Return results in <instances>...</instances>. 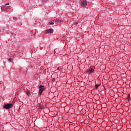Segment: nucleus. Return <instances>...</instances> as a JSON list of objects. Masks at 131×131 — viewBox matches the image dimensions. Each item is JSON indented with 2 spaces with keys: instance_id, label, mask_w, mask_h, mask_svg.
<instances>
[{
  "instance_id": "20e7f679",
  "label": "nucleus",
  "mask_w": 131,
  "mask_h": 131,
  "mask_svg": "<svg viewBox=\"0 0 131 131\" xmlns=\"http://www.w3.org/2000/svg\"><path fill=\"white\" fill-rule=\"evenodd\" d=\"M46 32H47V33H53V29H49L48 30H46Z\"/></svg>"
},
{
  "instance_id": "f03ea898",
  "label": "nucleus",
  "mask_w": 131,
  "mask_h": 131,
  "mask_svg": "<svg viewBox=\"0 0 131 131\" xmlns=\"http://www.w3.org/2000/svg\"><path fill=\"white\" fill-rule=\"evenodd\" d=\"M39 95H41V94H42V92H43V91H45V88L43 85H40L39 86Z\"/></svg>"
},
{
  "instance_id": "7ed1b4c3",
  "label": "nucleus",
  "mask_w": 131,
  "mask_h": 131,
  "mask_svg": "<svg viewBox=\"0 0 131 131\" xmlns=\"http://www.w3.org/2000/svg\"><path fill=\"white\" fill-rule=\"evenodd\" d=\"M82 7H85V6H86V5H88V2L85 1H83L82 3Z\"/></svg>"
},
{
  "instance_id": "1a4fd4ad",
  "label": "nucleus",
  "mask_w": 131,
  "mask_h": 131,
  "mask_svg": "<svg viewBox=\"0 0 131 131\" xmlns=\"http://www.w3.org/2000/svg\"><path fill=\"white\" fill-rule=\"evenodd\" d=\"M98 88H99V84H96L95 85V89H98Z\"/></svg>"
},
{
  "instance_id": "423d86ee",
  "label": "nucleus",
  "mask_w": 131,
  "mask_h": 131,
  "mask_svg": "<svg viewBox=\"0 0 131 131\" xmlns=\"http://www.w3.org/2000/svg\"><path fill=\"white\" fill-rule=\"evenodd\" d=\"M39 109H41V110H42L43 109V106H42V105L41 104H39V105L38 106Z\"/></svg>"
},
{
  "instance_id": "9b49d317",
  "label": "nucleus",
  "mask_w": 131,
  "mask_h": 131,
  "mask_svg": "<svg viewBox=\"0 0 131 131\" xmlns=\"http://www.w3.org/2000/svg\"><path fill=\"white\" fill-rule=\"evenodd\" d=\"M50 24H51V25H54V23L53 21H50Z\"/></svg>"
},
{
  "instance_id": "0eeeda50",
  "label": "nucleus",
  "mask_w": 131,
  "mask_h": 131,
  "mask_svg": "<svg viewBox=\"0 0 131 131\" xmlns=\"http://www.w3.org/2000/svg\"><path fill=\"white\" fill-rule=\"evenodd\" d=\"M55 22H56V23H60H60H62V21H61V20L58 19H56L55 20Z\"/></svg>"
},
{
  "instance_id": "6e6552de",
  "label": "nucleus",
  "mask_w": 131,
  "mask_h": 131,
  "mask_svg": "<svg viewBox=\"0 0 131 131\" xmlns=\"http://www.w3.org/2000/svg\"><path fill=\"white\" fill-rule=\"evenodd\" d=\"M26 93H27V95L28 96H29V95H30V91L29 90H27V91H26Z\"/></svg>"
},
{
  "instance_id": "f257e3e1",
  "label": "nucleus",
  "mask_w": 131,
  "mask_h": 131,
  "mask_svg": "<svg viewBox=\"0 0 131 131\" xmlns=\"http://www.w3.org/2000/svg\"><path fill=\"white\" fill-rule=\"evenodd\" d=\"M13 106L14 104L12 103H7L3 106V108L6 110H8L9 109H11V108H13Z\"/></svg>"
},
{
  "instance_id": "f8f14e48",
  "label": "nucleus",
  "mask_w": 131,
  "mask_h": 131,
  "mask_svg": "<svg viewBox=\"0 0 131 131\" xmlns=\"http://www.w3.org/2000/svg\"><path fill=\"white\" fill-rule=\"evenodd\" d=\"M8 60H9L10 62H12V61H13V60H12V58H9V59H8Z\"/></svg>"
},
{
  "instance_id": "39448f33",
  "label": "nucleus",
  "mask_w": 131,
  "mask_h": 131,
  "mask_svg": "<svg viewBox=\"0 0 131 131\" xmlns=\"http://www.w3.org/2000/svg\"><path fill=\"white\" fill-rule=\"evenodd\" d=\"M94 69L91 68V69L87 71V73H92V72H94Z\"/></svg>"
},
{
  "instance_id": "9d476101",
  "label": "nucleus",
  "mask_w": 131,
  "mask_h": 131,
  "mask_svg": "<svg viewBox=\"0 0 131 131\" xmlns=\"http://www.w3.org/2000/svg\"><path fill=\"white\" fill-rule=\"evenodd\" d=\"M127 99L128 101H130V96L129 95H128Z\"/></svg>"
},
{
  "instance_id": "4468645a",
  "label": "nucleus",
  "mask_w": 131,
  "mask_h": 131,
  "mask_svg": "<svg viewBox=\"0 0 131 131\" xmlns=\"http://www.w3.org/2000/svg\"><path fill=\"white\" fill-rule=\"evenodd\" d=\"M13 57L15 58V55H14V56H13Z\"/></svg>"
},
{
  "instance_id": "ddd939ff",
  "label": "nucleus",
  "mask_w": 131,
  "mask_h": 131,
  "mask_svg": "<svg viewBox=\"0 0 131 131\" xmlns=\"http://www.w3.org/2000/svg\"><path fill=\"white\" fill-rule=\"evenodd\" d=\"M8 5H9V4H7L6 5V6H8Z\"/></svg>"
}]
</instances>
